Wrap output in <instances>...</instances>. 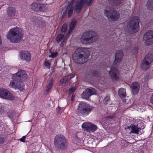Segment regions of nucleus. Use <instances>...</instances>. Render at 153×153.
I'll return each instance as SVG.
<instances>
[{"mask_svg": "<svg viewBox=\"0 0 153 153\" xmlns=\"http://www.w3.org/2000/svg\"><path fill=\"white\" fill-rule=\"evenodd\" d=\"M94 76H97V75L95 74H94Z\"/></svg>", "mask_w": 153, "mask_h": 153, "instance_id": "603ef678", "label": "nucleus"}, {"mask_svg": "<svg viewBox=\"0 0 153 153\" xmlns=\"http://www.w3.org/2000/svg\"><path fill=\"white\" fill-rule=\"evenodd\" d=\"M67 25L65 24H64L62 26L61 29V32H65L67 30Z\"/></svg>", "mask_w": 153, "mask_h": 153, "instance_id": "e433bc0d", "label": "nucleus"}, {"mask_svg": "<svg viewBox=\"0 0 153 153\" xmlns=\"http://www.w3.org/2000/svg\"><path fill=\"white\" fill-rule=\"evenodd\" d=\"M62 43H63V42H62Z\"/></svg>", "mask_w": 153, "mask_h": 153, "instance_id": "5fc2aeb1", "label": "nucleus"}, {"mask_svg": "<svg viewBox=\"0 0 153 153\" xmlns=\"http://www.w3.org/2000/svg\"><path fill=\"white\" fill-rule=\"evenodd\" d=\"M9 86L10 88H18L20 90H22L24 88V84L22 82L21 80H18L17 79L15 81L13 80L10 82Z\"/></svg>", "mask_w": 153, "mask_h": 153, "instance_id": "ddd939ff", "label": "nucleus"}, {"mask_svg": "<svg viewBox=\"0 0 153 153\" xmlns=\"http://www.w3.org/2000/svg\"><path fill=\"white\" fill-rule=\"evenodd\" d=\"M98 38L97 34L95 32L89 31L82 34L80 39L81 42L84 44L93 42L97 40Z\"/></svg>", "mask_w": 153, "mask_h": 153, "instance_id": "7ed1b4c3", "label": "nucleus"}, {"mask_svg": "<svg viewBox=\"0 0 153 153\" xmlns=\"http://www.w3.org/2000/svg\"><path fill=\"white\" fill-rule=\"evenodd\" d=\"M16 10L13 7H10L8 10V14L10 17V19H12L15 16Z\"/></svg>", "mask_w": 153, "mask_h": 153, "instance_id": "4be33fe9", "label": "nucleus"}, {"mask_svg": "<svg viewBox=\"0 0 153 153\" xmlns=\"http://www.w3.org/2000/svg\"><path fill=\"white\" fill-rule=\"evenodd\" d=\"M57 109L58 111H59L60 109V107H58Z\"/></svg>", "mask_w": 153, "mask_h": 153, "instance_id": "3c124183", "label": "nucleus"}, {"mask_svg": "<svg viewBox=\"0 0 153 153\" xmlns=\"http://www.w3.org/2000/svg\"><path fill=\"white\" fill-rule=\"evenodd\" d=\"M138 47H134L133 49V50L132 51V52H133V53H135L137 52V51L138 50Z\"/></svg>", "mask_w": 153, "mask_h": 153, "instance_id": "79ce46f5", "label": "nucleus"}, {"mask_svg": "<svg viewBox=\"0 0 153 153\" xmlns=\"http://www.w3.org/2000/svg\"><path fill=\"white\" fill-rule=\"evenodd\" d=\"M140 88L139 84L137 82L133 83L131 86L132 92L134 94H137L138 93Z\"/></svg>", "mask_w": 153, "mask_h": 153, "instance_id": "6ab92c4d", "label": "nucleus"}, {"mask_svg": "<svg viewBox=\"0 0 153 153\" xmlns=\"http://www.w3.org/2000/svg\"><path fill=\"white\" fill-rule=\"evenodd\" d=\"M20 54V58L21 59L27 62L30 61L31 55L28 51H22L21 52Z\"/></svg>", "mask_w": 153, "mask_h": 153, "instance_id": "f3484780", "label": "nucleus"}, {"mask_svg": "<svg viewBox=\"0 0 153 153\" xmlns=\"http://www.w3.org/2000/svg\"><path fill=\"white\" fill-rule=\"evenodd\" d=\"M110 96H107L104 99V102L105 104H107L110 101Z\"/></svg>", "mask_w": 153, "mask_h": 153, "instance_id": "2f4dec72", "label": "nucleus"}, {"mask_svg": "<svg viewBox=\"0 0 153 153\" xmlns=\"http://www.w3.org/2000/svg\"><path fill=\"white\" fill-rule=\"evenodd\" d=\"M8 115L9 117L10 118H13L14 116V112L13 111H12L9 112L8 113Z\"/></svg>", "mask_w": 153, "mask_h": 153, "instance_id": "c9c22d12", "label": "nucleus"}, {"mask_svg": "<svg viewBox=\"0 0 153 153\" xmlns=\"http://www.w3.org/2000/svg\"><path fill=\"white\" fill-rule=\"evenodd\" d=\"M93 109V107L85 102H80L76 110V112L79 115H88Z\"/></svg>", "mask_w": 153, "mask_h": 153, "instance_id": "20e7f679", "label": "nucleus"}, {"mask_svg": "<svg viewBox=\"0 0 153 153\" xmlns=\"http://www.w3.org/2000/svg\"><path fill=\"white\" fill-rule=\"evenodd\" d=\"M67 12V9L63 11V14H65Z\"/></svg>", "mask_w": 153, "mask_h": 153, "instance_id": "8fccbe9b", "label": "nucleus"}, {"mask_svg": "<svg viewBox=\"0 0 153 153\" xmlns=\"http://www.w3.org/2000/svg\"><path fill=\"white\" fill-rule=\"evenodd\" d=\"M30 7L34 11L39 10V4L36 3H33L30 5Z\"/></svg>", "mask_w": 153, "mask_h": 153, "instance_id": "393cba45", "label": "nucleus"}, {"mask_svg": "<svg viewBox=\"0 0 153 153\" xmlns=\"http://www.w3.org/2000/svg\"><path fill=\"white\" fill-rule=\"evenodd\" d=\"M153 62V54L150 53L146 56L142 63L143 66H149Z\"/></svg>", "mask_w": 153, "mask_h": 153, "instance_id": "dca6fc26", "label": "nucleus"}, {"mask_svg": "<svg viewBox=\"0 0 153 153\" xmlns=\"http://www.w3.org/2000/svg\"><path fill=\"white\" fill-rule=\"evenodd\" d=\"M109 74L113 79H116L119 78V71L117 68H111Z\"/></svg>", "mask_w": 153, "mask_h": 153, "instance_id": "a211bd4d", "label": "nucleus"}, {"mask_svg": "<svg viewBox=\"0 0 153 153\" xmlns=\"http://www.w3.org/2000/svg\"><path fill=\"white\" fill-rule=\"evenodd\" d=\"M150 102L151 103L153 104V93L152 94V95L151 97Z\"/></svg>", "mask_w": 153, "mask_h": 153, "instance_id": "c03bdc74", "label": "nucleus"}, {"mask_svg": "<svg viewBox=\"0 0 153 153\" xmlns=\"http://www.w3.org/2000/svg\"><path fill=\"white\" fill-rule=\"evenodd\" d=\"M64 39H66V38H64Z\"/></svg>", "mask_w": 153, "mask_h": 153, "instance_id": "864d4df0", "label": "nucleus"}, {"mask_svg": "<svg viewBox=\"0 0 153 153\" xmlns=\"http://www.w3.org/2000/svg\"><path fill=\"white\" fill-rule=\"evenodd\" d=\"M74 96L73 95L72 96L71 98V100L72 101H74Z\"/></svg>", "mask_w": 153, "mask_h": 153, "instance_id": "de8ad7c7", "label": "nucleus"}, {"mask_svg": "<svg viewBox=\"0 0 153 153\" xmlns=\"http://www.w3.org/2000/svg\"><path fill=\"white\" fill-rule=\"evenodd\" d=\"M68 17H70L73 13V11L74 9V7H71V8L68 7Z\"/></svg>", "mask_w": 153, "mask_h": 153, "instance_id": "7c9ffc66", "label": "nucleus"}, {"mask_svg": "<svg viewBox=\"0 0 153 153\" xmlns=\"http://www.w3.org/2000/svg\"><path fill=\"white\" fill-rule=\"evenodd\" d=\"M64 35L62 34L58 35L56 37V40L57 42L59 43L63 38Z\"/></svg>", "mask_w": 153, "mask_h": 153, "instance_id": "c756f323", "label": "nucleus"}, {"mask_svg": "<svg viewBox=\"0 0 153 153\" xmlns=\"http://www.w3.org/2000/svg\"><path fill=\"white\" fill-rule=\"evenodd\" d=\"M74 74H71L69 75H68L67 76H69V80L71 79V78H73L75 76Z\"/></svg>", "mask_w": 153, "mask_h": 153, "instance_id": "37998d69", "label": "nucleus"}, {"mask_svg": "<svg viewBox=\"0 0 153 153\" xmlns=\"http://www.w3.org/2000/svg\"><path fill=\"white\" fill-rule=\"evenodd\" d=\"M130 128H131L130 126H127L125 128V129H129Z\"/></svg>", "mask_w": 153, "mask_h": 153, "instance_id": "09e8293b", "label": "nucleus"}, {"mask_svg": "<svg viewBox=\"0 0 153 153\" xmlns=\"http://www.w3.org/2000/svg\"><path fill=\"white\" fill-rule=\"evenodd\" d=\"M76 22L75 20H73L71 23L69 25V28L68 31V35H69L72 32L76 25Z\"/></svg>", "mask_w": 153, "mask_h": 153, "instance_id": "5701e85b", "label": "nucleus"}, {"mask_svg": "<svg viewBox=\"0 0 153 153\" xmlns=\"http://www.w3.org/2000/svg\"><path fill=\"white\" fill-rule=\"evenodd\" d=\"M105 15L108 18L113 21H116L120 17L119 13L110 8H107L104 10Z\"/></svg>", "mask_w": 153, "mask_h": 153, "instance_id": "423d86ee", "label": "nucleus"}, {"mask_svg": "<svg viewBox=\"0 0 153 153\" xmlns=\"http://www.w3.org/2000/svg\"><path fill=\"white\" fill-rule=\"evenodd\" d=\"M118 95L121 98L125 97L126 96V90L123 88H120L118 91Z\"/></svg>", "mask_w": 153, "mask_h": 153, "instance_id": "b1692460", "label": "nucleus"}, {"mask_svg": "<svg viewBox=\"0 0 153 153\" xmlns=\"http://www.w3.org/2000/svg\"><path fill=\"white\" fill-rule=\"evenodd\" d=\"M26 138V137L25 136H23V137L19 139V140L21 141V142H25V139Z\"/></svg>", "mask_w": 153, "mask_h": 153, "instance_id": "ea45409f", "label": "nucleus"}, {"mask_svg": "<svg viewBox=\"0 0 153 153\" xmlns=\"http://www.w3.org/2000/svg\"><path fill=\"white\" fill-rule=\"evenodd\" d=\"M123 56L124 54L122 50L117 51L115 53V59L113 65L115 66L119 64L122 61Z\"/></svg>", "mask_w": 153, "mask_h": 153, "instance_id": "4468645a", "label": "nucleus"}, {"mask_svg": "<svg viewBox=\"0 0 153 153\" xmlns=\"http://www.w3.org/2000/svg\"><path fill=\"white\" fill-rule=\"evenodd\" d=\"M51 53V55H50L49 56L50 58H55V57H56L58 54V53L57 52Z\"/></svg>", "mask_w": 153, "mask_h": 153, "instance_id": "473e14b6", "label": "nucleus"}, {"mask_svg": "<svg viewBox=\"0 0 153 153\" xmlns=\"http://www.w3.org/2000/svg\"><path fill=\"white\" fill-rule=\"evenodd\" d=\"M5 140V138L4 136H0V144L3 143Z\"/></svg>", "mask_w": 153, "mask_h": 153, "instance_id": "4c0bfd02", "label": "nucleus"}, {"mask_svg": "<svg viewBox=\"0 0 153 153\" xmlns=\"http://www.w3.org/2000/svg\"><path fill=\"white\" fill-rule=\"evenodd\" d=\"M54 144L60 148H63L66 145V141L64 136L61 134L56 136L54 138Z\"/></svg>", "mask_w": 153, "mask_h": 153, "instance_id": "0eeeda50", "label": "nucleus"}, {"mask_svg": "<svg viewBox=\"0 0 153 153\" xmlns=\"http://www.w3.org/2000/svg\"><path fill=\"white\" fill-rule=\"evenodd\" d=\"M113 118V116H108L107 117V119H108V118L110 119H112Z\"/></svg>", "mask_w": 153, "mask_h": 153, "instance_id": "49530a36", "label": "nucleus"}, {"mask_svg": "<svg viewBox=\"0 0 153 153\" xmlns=\"http://www.w3.org/2000/svg\"><path fill=\"white\" fill-rule=\"evenodd\" d=\"M53 83V80L51 79L49 82L48 85L46 88V91L48 93L52 87V85Z\"/></svg>", "mask_w": 153, "mask_h": 153, "instance_id": "a878e982", "label": "nucleus"}, {"mask_svg": "<svg viewBox=\"0 0 153 153\" xmlns=\"http://www.w3.org/2000/svg\"><path fill=\"white\" fill-rule=\"evenodd\" d=\"M0 97L11 100L15 99L14 96L8 90L4 88H0Z\"/></svg>", "mask_w": 153, "mask_h": 153, "instance_id": "6e6552de", "label": "nucleus"}, {"mask_svg": "<svg viewBox=\"0 0 153 153\" xmlns=\"http://www.w3.org/2000/svg\"><path fill=\"white\" fill-rule=\"evenodd\" d=\"M90 55L89 50L84 48H77L72 55V58L77 64H82L86 62Z\"/></svg>", "mask_w": 153, "mask_h": 153, "instance_id": "f257e3e1", "label": "nucleus"}, {"mask_svg": "<svg viewBox=\"0 0 153 153\" xmlns=\"http://www.w3.org/2000/svg\"><path fill=\"white\" fill-rule=\"evenodd\" d=\"M133 13L128 24L127 27L133 32H137L139 30V19L137 16H133Z\"/></svg>", "mask_w": 153, "mask_h": 153, "instance_id": "39448f33", "label": "nucleus"}, {"mask_svg": "<svg viewBox=\"0 0 153 153\" xmlns=\"http://www.w3.org/2000/svg\"><path fill=\"white\" fill-rule=\"evenodd\" d=\"M68 80H69V76H65L60 80V83L62 84H65Z\"/></svg>", "mask_w": 153, "mask_h": 153, "instance_id": "c85d7f7f", "label": "nucleus"}, {"mask_svg": "<svg viewBox=\"0 0 153 153\" xmlns=\"http://www.w3.org/2000/svg\"><path fill=\"white\" fill-rule=\"evenodd\" d=\"M96 91L93 88H87L82 94L81 96L83 98L87 100L92 95L95 94Z\"/></svg>", "mask_w": 153, "mask_h": 153, "instance_id": "2eb2a0df", "label": "nucleus"}, {"mask_svg": "<svg viewBox=\"0 0 153 153\" xmlns=\"http://www.w3.org/2000/svg\"><path fill=\"white\" fill-rule=\"evenodd\" d=\"M47 5L45 4H39V10L41 11H43L45 10L47 8Z\"/></svg>", "mask_w": 153, "mask_h": 153, "instance_id": "bb28decb", "label": "nucleus"}, {"mask_svg": "<svg viewBox=\"0 0 153 153\" xmlns=\"http://www.w3.org/2000/svg\"><path fill=\"white\" fill-rule=\"evenodd\" d=\"M33 22L35 25L40 27H42L45 25V22L38 18L36 19Z\"/></svg>", "mask_w": 153, "mask_h": 153, "instance_id": "412c9836", "label": "nucleus"}, {"mask_svg": "<svg viewBox=\"0 0 153 153\" xmlns=\"http://www.w3.org/2000/svg\"><path fill=\"white\" fill-rule=\"evenodd\" d=\"M130 127L131 130L130 131V134L132 133L133 134H138L139 132L141 130V128H138L137 126L134 124H131L130 126Z\"/></svg>", "mask_w": 153, "mask_h": 153, "instance_id": "aec40b11", "label": "nucleus"}, {"mask_svg": "<svg viewBox=\"0 0 153 153\" xmlns=\"http://www.w3.org/2000/svg\"><path fill=\"white\" fill-rule=\"evenodd\" d=\"M45 65L46 67H49L50 66V63L48 61H46L45 62Z\"/></svg>", "mask_w": 153, "mask_h": 153, "instance_id": "a19ab883", "label": "nucleus"}, {"mask_svg": "<svg viewBox=\"0 0 153 153\" xmlns=\"http://www.w3.org/2000/svg\"><path fill=\"white\" fill-rule=\"evenodd\" d=\"M3 109V108L2 107V105L0 104V113L1 112Z\"/></svg>", "mask_w": 153, "mask_h": 153, "instance_id": "a18cd8bd", "label": "nucleus"}, {"mask_svg": "<svg viewBox=\"0 0 153 153\" xmlns=\"http://www.w3.org/2000/svg\"><path fill=\"white\" fill-rule=\"evenodd\" d=\"M28 78L26 72L24 70L19 71L16 73L13 74L12 78L13 80L15 81L20 80L21 79H26Z\"/></svg>", "mask_w": 153, "mask_h": 153, "instance_id": "9b49d317", "label": "nucleus"}, {"mask_svg": "<svg viewBox=\"0 0 153 153\" xmlns=\"http://www.w3.org/2000/svg\"><path fill=\"white\" fill-rule=\"evenodd\" d=\"M76 88L75 87L69 89V94H71L75 91Z\"/></svg>", "mask_w": 153, "mask_h": 153, "instance_id": "58836bf2", "label": "nucleus"}, {"mask_svg": "<svg viewBox=\"0 0 153 153\" xmlns=\"http://www.w3.org/2000/svg\"><path fill=\"white\" fill-rule=\"evenodd\" d=\"M110 1L113 2L111 4L113 5H118L119 4V1L118 0H109Z\"/></svg>", "mask_w": 153, "mask_h": 153, "instance_id": "f704fd0d", "label": "nucleus"}, {"mask_svg": "<svg viewBox=\"0 0 153 153\" xmlns=\"http://www.w3.org/2000/svg\"><path fill=\"white\" fill-rule=\"evenodd\" d=\"M22 30L17 27L10 29L6 35L7 39L12 42H19L22 38Z\"/></svg>", "mask_w": 153, "mask_h": 153, "instance_id": "f03ea898", "label": "nucleus"}, {"mask_svg": "<svg viewBox=\"0 0 153 153\" xmlns=\"http://www.w3.org/2000/svg\"><path fill=\"white\" fill-rule=\"evenodd\" d=\"M75 1V0H71L69 2V5L68 6V7L71 8V7H74L73 4Z\"/></svg>", "mask_w": 153, "mask_h": 153, "instance_id": "72a5a7b5", "label": "nucleus"}, {"mask_svg": "<svg viewBox=\"0 0 153 153\" xmlns=\"http://www.w3.org/2000/svg\"><path fill=\"white\" fill-rule=\"evenodd\" d=\"M93 1L89 0L88 1V0H77L74 7L76 11L78 13H79L84 4L86 3L88 6H90Z\"/></svg>", "mask_w": 153, "mask_h": 153, "instance_id": "1a4fd4ad", "label": "nucleus"}, {"mask_svg": "<svg viewBox=\"0 0 153 153\" xmlns=\"http://www.w3.org/2000/svg\"><path fill=\"white\" fill-rule=\"evenodd\" d=\"M143 40L146 46L151 45L153 43V31L149 30L143 36Z\"/></svg>", "mask_w": 153, "mask_h": 153, "instance_id": "9d476101", "label": "nucleus"}, {"mask_svg": "<svg viewBox=\"0 0 153 153\" xmlns=\"http://www.w3.org/2000/svg\"><path fill=\"white\" fill-rule=\"evenodd\" d=\"M82 128L86 131L93 132L97 129V126L91 123L85 122L82 125Z\"/></svg>", "mask_w": 153, "mask_h": 153, "instance_id": "f8f14e48", "label": "nucleus"}, {"mask_svg": "<svg viewBox=\"0 0 153 153\" xmlns=\"http://www.w3.org/2000/svg\"><path fill=\"white\" fill-rule=\"evenodd\" d=\"M147 5L149 9L153 10V0H149Z\"/></svg>", "mask_w": 153, "mask_h": 153, "instance_id": "cd10ccee", "label": "nucleus"}]
</instances>
